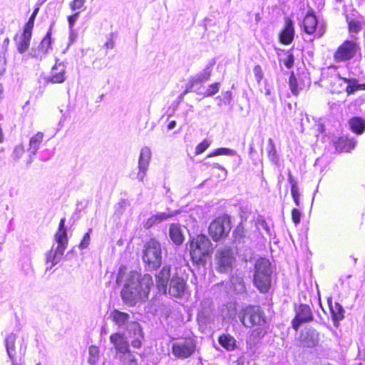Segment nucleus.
Instances as JSON below:
<instances>
[{
	"instance_id": "nucleus-1",
	"label": "nucleus",
	"mask_w": 365,
	"mask_h": 365,
	"mask_svg": "<svg viewBox=\"0 0 365 365\" xmlns=\"http://www.w3.org/2000/svg\"><path fill=\"white\" fill-rule=\"evenodd\" d=\"M125 283L121 291V297L123 302L129 305L134 306L138 302L148 299L150 288L153 286V277L149 274L140 276L137 272H130L125 274L123 268H120L116 278L117 284Z\"/></svg>"
},
{
	"instance_id": "nucleus-2",
	"label": "nucleus",
	"mask_w": 365,
	"mask_h": 365,
	"mask_svg": "<svg viewBox=\"0 0 365 365\" xmlns=\"http://www.w3.org/2000/svg\"><path fill=\"white\" fill-rule=\"evenodd\" d=\"M66 219L62 218L60 221L58 231L55 235V241L57 243L56 247L54 246L46 253V264L47 269H51L61 260L64 252L67 247L68 238L67 232L65 227Z\"/></svg>"
},
{
	"instance_id": "nucleus-3",
	"label": "nucleus",
	"mask_w": 365,
	"mask_h": 365,
	"mask_svg": "<svg viewBox=\"0 0 365 365\" xmlns=\"http://www.w3.org/2000/svg\"><path fill=\"white\" fill-rule=\"evenodd\" d=\"M254 275V284L262 292L266 293L271 286V264L265 258L259 259L255 264Z\"/></svg>"
},
{
	"instance_id": "nucleus-4",
	"label": "nucleus",
	"mask_w": 365,
	"mask_h": 365,
	"mask_svg": "<svg viewBox=\"0 0 365 365\" xmlns=\"http://www.w3.org/2000/svg\"><path fill=\"white\" fill-rule=\"evenodd\" d=\"M211 242L204 235L193 237L190 242V253L192 260L195 263H201L211 251Z\"/></svg>"
},
{
	"instance_id": "nucleus-5",
	"label": "nucleus",
	"mask_w": 365,
	"mask_h": 365,
	"mask_svg": "<svg viewBox=\"0 0 365 365\" xmlns=\"http://www.w3.org/2000/svg\"><path fill=\"white\" fill-rule=\"evenodd\" d=\"M301 28L303 31L313 36V38H319L326 33V25L323 21L317 19L313 10H309L302 23Z\"/></svg>"
},
{
	"instance_id": "nucleus-6",
	"label": "nucleus",
	"mask_w": 365,
	"mask_h": 365,
	"mask_svg": "<svg viewBox=\"0 0 365 365\" xmlns=\"http://www.w3.org/2000/svg\"><path fill=\"white\" fill-rule=\"evenodd\" d=\"M143 260L150 269H155L160 267L162 261L161 246L158 241L150 239L145 245Z\"/></svg>"
},
{
	"instance_id": "nucleus-7",
	"label": "nucleus",
	"mask_w": 365,
	"mask_h": 365,
	"mask_svg": "<svg viewBox=\"0 0 365 365\" xmlns=\"http://www.w3.org/2000/svg\"><path fill=\"white\" fill-rule=\"evenodd\" d=\"M239 318L242 324L247 327L265 325L264 313L259 307L248 306L240 313Z\"/></svg>"
},
{
	"instance_id": "nucleus-8",
	"label": "nucleus",
	"mask_w": 365,
	"mask_h": 365,
	"mask_svg": "<svg viewBox=\"0 0 365 365\" xmlns=\"http://www.w3.org/2000/svg\"><path fill=\"white\" fill-rule=\"evenodd\" d=\"M195 347L196 344L192 339H180L173 342L172 354L178 359H187L194 354Z\"/></svg>"
},
{
	"instance_id": "nucleus-9",
	"label": "nucleus",
	"mask_w": 365,
	"mask_h": 365,
	"mask_svg": "<svg viewBox=\"0 0 365 365\" xmlns=\"http://www.w3.org/2000/svg\"><path fill=\"white\" fill-rule=\"evenodd\" d=\"M230 221L227 217L215 219L209 227V233L214 241L225 237L230 231Z\"/></svg>"
},
{
	"instance_id": "nucleus-10",
	"label": "nucleus",
	"mask_w": 365,
	"mask_h": 365,
	"mask_svg": "<svg viewBox=\"0 0 365 365\" xmlns=\"http://www.w3.org/2000/svg\"><path fill=\"white\" fill-rule=\"evenodd\" d=\"M358 45L354 41H345L334 52L333 58L336 63H342L354 58L357 52Z\"/></svg>"
},
{
	"instance_id": "nucleus-11",
	"label": "nucleus",
	"mask_w": 365,
	"mask_h": 365,
	"mask_svg": "<svg viewBox=\"0 0 365 365\" xmlns=\"http://www.w3.org/2000/svg\"><path fill=\"white\" fill-rule=\"evenodd\" d=\"M217 269L220 272H227L232 267L234 261L232 250L230 247L218 249L215 255Z\"/></svg>"
},
{
	"instance_id": "nucleus-12",
	"label": "nucleus",
	"mask_w": 365,
	"mask_h": 365,
	"mask_svg": "<svg viewBox=\"0 0 365 365\" xmlns=\"http://www.w3.org/2000/svg\"><path fill=\"white\" fill-rule=\"evenodd\" d=\"M151 156L152 153L149 147L144 146L141 148L138 162V171L136 175V179L139 182H143L147 175Z\"/></svg>"
},
{
	"instance_id": "nucleus-13",
	"label": "nucleus",
	"mask_w": 365,
	"mask_h": 365,
	"mask_svg": "<svg viewBox=\"0 0 365 365\" xmlns=\"http://www.w3.org/2000/svg\"><path fill=\"white\" fill-rule=\"evenodd\" d=\"M66 65L63 63H58L52 67L48 76H41L39 77V82L42 80L45 84L48 83H62L66 79Z\"/></svg>"
},
{
	"instance_id": "nucleus-14",
	"label": "nucleus",
	"mask_w": 365,
	"mask_h": 365,
	"mask_svg": "<svg viewBox=\"0 0 365 365\" xmlns=\"http://www.w3.org/2000/svg\"><path fill=\"white\" fill-rule=\"evenodd\" d=\"M215 63V61H210L201 73L190 79L188 83L187 84L185 94L188 92H197V86L207 81L210 78L212 69Z\"/></svg>"
},
{
	"instance_id": "nucleus-15",
	"label": "nucleus",
	"mask_w": 365,
	"mask_h": 365,
	"mask_svg": "<svg viewBox=\"0 0 365 365\" xmlns=\"http://www.w3.org/2000/svg\"><path fill=\"white\" fill-rule=\"evenodd\" d=\"M51 43V31L50 29L40 44L37 47L31 48L29 53V56L38 60H42L52 50Z\"/></svg>"
},
{
	"instance_id": "nucleus-16",
	"label": "nucleus",
	"mask_w": 365,
	"mask_h": 365,
	"mask_svg": "<svg viewBox=\"0 0 365 365\" xmlns=\"http://www.w3.org/2000/svg\"><path fill=\"white\" fill-rule=\"evenodd\" d=\"M312 319L313 316L310 307L306 304H301L292 321V327L297 331L302 323L309 322Z\"/></svg>"
},
{
	"instance_id": "nucleus-17",
	"label": "nucleus",
	"mask_w": 365,
	"mask_h": 365,
	"mask_svg": "<svg viewBox=\"0 0 365 365\" xmlns=\"http://www.w3.org/2000/svg\"><path fill=\"white\" fill-rule=\"evenodd\" d=\"M186 284L185 280L178 276L173 277L170 282L169 294L174 297H181L185 291Z\"/></svg>"
},
{
	"instance_id": "nucleus-18",
	"label": "nucleus",
	"mask_w": 365,
	"mask_h": 365,
	"mask_svg": "<svg viewBox=\"0 0 365 365\" xmlns=\"http://www.w3.org/2000/svg\"><path fill=\"white\" fill-rule=\"evenodd\" d=\"M155 277L157 287L159 292L166 294L168 282L170 277V267L164 266Z\"/></svg>"
},
{
	"instance_id": "nucleus-19",
	"label": "nucleus",
	"mask_w": 365,
	"mask_h": 365,
	"mask_svg": "<svg viewBox=\"0 0 365 365\" xmlns=\"http://www.w3.org/2000/svg\"><path fill=\"white\" fill-rule=\"evenodd\" d=\"M110 318L119 328L128 329L130 331V325L133 322H130V317L128 314L114 309L110 313Z\"/></svg>"
},
{
	"instance_id": "nucleus-20",
	"label": "nucleus",
	"mask_w": 365,
	"mask_h": 365,
	"mask_svg": "<svg viewBox=\"0 0 365 365\" xmlns=\"http://www.w3.org/2000/svg\"><path fill=\"white\" fill-rule=\"evenodd\" d=\"M301 341L304 346L313 347L319 341V334L314 329H308L301 334Z\"/></svg>"
},
{
	"instance_id": "nucleus-21",
	"label": "nucleus",
	"mask_w": 365,
	"mask_h": 365,
	"mask_svg": "<svg viewBox=\"0 0 365 365\" xmlns=\"http://www.w3.org/2000/svg\"><path fill=\"white\" fill-rule=\"evenodd\" d=\"M110 341L113 344L115 349L122 354H125L129 351V345L123 334L115 333L110 336Z\"/></svg>"
},
{
	"instance_id": "nucleus-22",
	"label": "nucleus",
	"mask_w": 365,
	"mask_h": 365,
	"mask_svg": "<svg viewBox=\"0 0 365 365\" xmlns=\"http://www.w3.org/2000/svg\"><path fill=\"white\" fill-rule=\"evenodd\" d=\"M294 29L292 21L287 19L285 26L279 34L280 42L283 44H289L294 38Z\"/></svg>"
},
{
	"instance_id": "nucleus-23",
	"label": "nucleus",
	"mask_w": 365,
	"mask_h": 365,
	"mask_svg": "<svg viewBox=\"0 0 365 365\" xmlns=\"http://www.w3.org/2000/svg\"><path fill=\"white\" fill-rule=\"evenodd\" d=\"M335 148L339 151L349 152L356 146V142L353 138L342 136L334 140Z\"/></svg>"
},
{
	"instance_id": "nucleus-24",
	"label": "nucleus",
	"mask_w": 365,
	"mask_h": 365,
	"mask_svg": "<svg viewBox=\"0 0 365 365\" xmlns=\"http://www.w3.org/2000/svg\"><path fill=\"white\" fill-rule=\"evenodd\" d=\"M31 36L32 32L24 30L20 36L16 38L17 50L20 53H24L28 50Z\"/></svg>"
},
{
	"instance_id": "nucleus-25",
	"label": "nucleus",
	"mask_w": 365,
	"mask_h": 365,
	"mask_svg": "<svg viewBox=\"0 0 365 365\" xmlns=\"http://www.w3.org/2000/svg\"><path fill=\"white\" fill-rule=\"evenodd\" d=\"M16 339V336L14 333H10L6 336L5 339V346L6 349L7 354L9 359L12 361L13 365H16V359H15V353H16V346L15 342Z\"/></svg>"
},
{
	"instance_id": "nucleus-26",
	"label": "nucleus",
	"mask_w": 365,
	"mask_h": 365,
	"mask_svg": "<svg viewBox=\"0 0 365 365\" xmlns=\"http://www.w3.org/2000/svg\"><path fill=\"white\" fill-rule=\"evenodd\" d=\"M348 78H342L336 74L330 80L331 91L334 93H340L346 91V81Z\"/></svg>"
},
{
	"instance_id": "nucleus-27",
	"label": "nucleus",
	"mask_w": 365,
	"mask_h": 365,
	"mask_svg": "<svg viewBox=\"0 0 365 365\" xmlns=\"http://www.w3.org/2000/svg\"><path fill=\"white\" fill-rule=\"evenodd\" d=\"M130 334L133 332L135 339L132 341L131 344L134 348H139L142 344L143 334L140 324L137 322H133L130 325Z\"/></svg>"
},
{
	"instance_id": "nucleus-28",
	"label": "nucleus",
	"mask_w": 365,
	"mask_h": 365,
	"mask_svg": "<svg viewBox=\"0 0 365 365\" xmlns=\"http://www.w3.org/2000/svg\"><path fill=\"white\" fill-rule=\"evenodd\" d=\"M310 81L308 79L307 82H301L298 81L296 76L292 73L289 80V88L293 95L297 96L299 91L304 89L306 86H309Z\"/></svg>"
},
{
	"instance_id": "nucleus-29",
	"label": "nucleus",
	"mask_w": 365,
	"mask_h": 365,
	"mask_svg": "<svg viewBox=\"0 0 365 365\" xmlns=\"http://www.w3.org/2000/svg\"><path fill=\"white\" fill-rule=\"evenodd\" d=\"M43 133L41 132L36 133L30 138L28 152L31 155H36L43 141Z\"/></svg>"
},
{
	"instance_id": "nucleus-30",
	"label": "nucleus",
	"mask_w": 365,
	"mask_h": 365,
	"mask_svg": "<svg viewBox=\"0 0 365 365\" xmlns=\"http://www.w3.org/2000/svg\"><path fill=\"white\" fill-rule=\"evenodd\" d=\"M173 215V214H169L166 212L157 213L155 215H152L147 220V221L144 224V227L146 229L150 228L153 225L159 224L161 222L166 220Z\"/></svg>"
},
{
	"instance_id": "nucleus-31",
	"label": "nucleus",
	"mask_w": 365,
	"mask_h": 365,
	"mask_svg": "<svg viewBox=\"0 0 365 365\" xmlns=\"http://www.w3.org/2000/svg\"><path fill=\"white\" fill-rule=\"evenodd\" d=\"M219 344L227 351H231L236 348L235 339L229 334H224L218 339Z\"/></svg>"
},
{
	"instance_id": "nucleus-32",
	"label": "nucleus",
	"mask_w": 365,
	"mask_h": 365,
	"mask_svg": "<svg viewBox=\"0 0 365 365\" xmlns=\"http://www.w3.org/2000/svg\"><path fill=\"white\" fill-rule=\"evenodd\" d=\"M349 125L351 130L360 135L365 130V120L359 117H354L349 120Z\"/></svg>"
},
{
	"instance_id": "nucleus-33",
	"label": "nucleus",
	"mask_w": 365,
	"mask_h": 365,
	"mask_svg": "<svg viewBox=\"0 0 365 365\" xmlns=\"http://www.w3.org/2000/svg\"><path fill=\"white\" fill-rule=\"evenodd\" d=\"M170 237L176 245H181L184 241L182 229L178 225L173 224L170 227Z\"/></svg>"
},
{
	"instance_id": "nucleus-34",
	"label": "nucleus",
	"mask_w": 365,
	"mask_h": 365,
	"mask_svg": "<svg viewBox=\"0 0 365 365\" xmlns=\"http://www.w3.org/2000/svg\"><path fill=\"white\" fill-rule=\"evenodd\" d=\"M218 155H228L235 156L237 155V152L232 149L227 148H220L213 150L212 153L207 155V158H212Z\"/></svg>"
},
{
	"instance_id": "nucleus-35",
	"label": "nucleus",
	"mask_w": 365,
	"mask_h": 365,
	"mask_svg": "<svg viewBox=\"0 0 365 365\" xmlns=\"http://www.w3.org/2000/svg\"><path fill=\"white\" fill-rule=\"evenodd\" d=\"M359 91L358 80L355 78H348L346 81V92L348 96Z\"/></svg>"
},
{
	"instance_id": "nucleus-36",
	"label": "nucleus",
	"mask_w": 365,
	"mask_h": 365,
	"mask_svg": "<svg viewBox=\"0 0 365 365\" xmlns=\"http://www.w3.org/2000/svg\"><path fill=\"white\" fill-rule=\"evenodd\" d=\"M231 283L233 286V289L236 293H242L245 291V283L241 277H232L231 278Z\"/></svg>"
},
{
	"instance_id": "nucleus-37",
	"label": "nucleus",
	"mask_w": 365,
	"mask_h": 365,
	"mask_svg": "<svg viewBox=\"0 0 365 365\" xmlns=\"http://www.w3.org/2000/svg\"><path fill=\"white\" fill-rule=\"evenodd\" d=\"M88 363L90 365H96L99 359V349L96 346H91L88 349Z\"/></svg>"
},
{
	"instance_id": "nucleus-38",
	"label": "nucleus",
	"mask_w": 365,
	"mask_h": 365,
	"mask_svg": "<svg viewBox=\"0 0 365 365\" xmlns=\"http://www.w3.org/2000/svg\"><path fill=\"white\" fill-rule=\"evenodd\" d=\"M269 149L268 150V158L271 162L273 163H277L278 162V155L274 145L272 139H269Z\"/></svg>"
},
{
	"instance_id": "nucleus-39",
	"label": "nucleus",
	"mask_w": 365,
	"mask_h": 365,
	"mask_svg": "<svg viewBox=\"0 0 365 365\" xmlns=\"http://www.w3.org/2000/svg\"><path fill=\"white\" fill-rule=\"evenodd\" d=\"M220 90V83H215L210 84L206 89L205 92L203 93L204 97H210L218 93Z\"/></svg>"
},
{
	"instance_id": "nucleus-40",
	"label": "nucleus",
	"mask_w": 365,
	"mask_h": 365,
	"mask_svg": "<svg viewBox=\"0 0 365 365\" xmlns=\"http://www.w3.org/2000/svg\"><path fill=\"white\" fill-rule=\"evenodd\" d=\"M257 328L254 329L252 331V336L255 339H262L267 333L265 325L262 326H256Z\"/></svg>"
},
{
	"instance_id": "nucleus-41",
	"label": "nucleus",
	"mask_w": 365,
	"mask_h": 365,
	"mask_svg": "<svg viewBox=\"0 0 365 365\" xmlns=\"http://www.w3.org/2000/svg\"><path fill=\"white\" fill-rule=\"evenodd\" d=\"M38 12V9L37 8L34 11V12L31 15L29 21H27V23L26 24V25L24 26V30L32 32L34 25V21H35V19H36V16Z\"/></svg>"
},
{
	"instance_id": "nucleus-42",
	"label": "nucleus",
	"mask_w": 365,
	"mask_h": 365,
	"mask_svg": "<svg viewBox=\"0 0 365 365\" xmlns=\"http://www.w3.org/2000/svg\"><path fill=\"white\" fill-rule=\"evenodd\" d=\"M86 4V0H73L69 4V7L73 11H80Z\"/></svg>"
},
{
	"instance_id": "nucleus-43",
	"label": "nucleus",
	"mask_w": 365,
	"mask_h": 365,
	"mask_svg": "<svg viewBox=\"0 0 365 365\" xmlns=\"http://www.w3.org/2000/svg\"><path fill=\"white\" fill-rule=\"evenodd\" d=\"M92 232V229H89L88 230V232L84 235L80 245H79V248L83 250V249H86L88 247L89 244H90V240H91V233Z\"/></svg>"
},
{
	"instance_id": "nucleus-44",
	"label": "nucleus",
	"mask_w": 365,
	"mask_h": 365,
	"mask_svg": "<svg viewBox=\"0 0 365 365\" xmlns=\"http://www.w3.org/2000/svg\"><path fill=\"white\" fill-rule=\"evenodd\" d=\"M361 26L359 21L351 20L349 21V29L350 33L357 34L360 31Z\"/></svg>"
},
{
	"instance_id": "nucleus-45",
	"label": "nucleus",
	"mask_w": 365,
	"mask_h": 365,
	"mask_svg": "<svg viewBox=\"0 0 365 365\" xmlns=\"http://www.w3.org/2000/svg\"><path fill=\"white\" fill-rule=\"evenodd\" d=\"M210 146V143L207 140H204L198 144L195 148L196 155H199L205 152Z\"/></svg>"
},
{
	"instance_id": "nucleus-46",
	"label": "nucleus",
	"mask_w": 365,
	"mask_h": 365,
	"mask_svg": "<svg viewBox=\"0 0 365 365\" xmlns=\"http://www.w3.org/2000/svg\"><path fill=\"white\" fill-rule=\"evenodd\" d=\"M24 153V148L23 145H18L15 147L13 151V158L14 159H19Z\"/></svg>"
},
{
	"instance_id": "nucleus-47",
	"label": "nucleus",
	"mask_w": 365,
	"mask_h": 365,
	"mask_svg": "<svg viewBox=\"0 0 365 365\" xmlns=\"http://www.w3.org/2000/svg\"><path fill=\"white\" fill-rule=\"evenodd\" d=\"M291 195L292 197L296 204V205H299V192L297 186H292L291 187Z\"/></svg>"
},
{
	"instance_id": "nucleus-48",
	"label": "nucleus",
	"mask_w": 365,
	"mask_h": 365,
	"mask_svg": "<svg viewBox=\"0 0 365 365\" xmlns=\"http://www.w3.org/2000/svg\"><path fill=\"white\" fill-rule=\"evenodd\" d=\"M335 308L338 310L337 312L334 309L333 307L331 308L333 316L335 319H341L343 317V309L342 307L338 304H336Z\"/></svg>"
},
{
	"instance_id": "nucleus-49",
	"label": "nucleus",
	"mask_w": 365,
	"mask_h": 365,
	"mask_svg": "<svg viewBox=\"0 0 365 365\" xmlns=\"http://www.w3.org/2000/svg\"><path fill=\"white\" fill-rule=\"evenodd\" d=\"M79 11L76 12L73 15L68 17V27L69 29H73L74 25L79 16Z\"/></svg>"
},
{
	"instance_id": "nucleus-50",
	"label": "nucleus",
	"mask_w": 365,
	"mask_h": 365,
	"mask_svg": "<svg viewBox=\"0 0 365 365\" xmlns=\"http://www.w3.org/2000/svg\"><path fill=\"white\" fill-rule=\"evenodd\" d=\"M292 219L295 225H298L301 220V213L299 210L294 208L292 211Z\"/></svg>"
},
{
	"instance_id": "nucleus-51",
	"label": "nucleus",
	"mask_w": 365,
	"mask_h": 365,
	"mask_svg": "<svg viewBox=\"0 0 365 365\" xmlns=\"http://www.w3.org/2000/svg\"><path fill=\"white\" fill-rule=\"evenodd\" d=\"M284 65L287 68H291L294 65V56L292 53H289L287 58L284 60Z\"/></svg>"
},
{
	"instance_id": "nucleus-52",
	"label": "nucleus",
	"mask_w": 365,
	"mask_h": 365,
	"mask_svg": "<svg viewBox=\"0 0 365 365\" xmlns=\"http://www.w3.org/2000/svg\"><path fill=\"white\" fill-rule=\"evenodd\" d=\"M115 41L113 40V34H110L107 37V41L105 43V47L108 49H112L114 48Z\"/></svg>"
},
{
	"instance_id": "nucleus-53",
	"label": "nucleus",
	"mask_w": 365,
	"mask_h": 365,
	"mask_svg": "<svg viewBox=\"0 0 365 365\" xmlns=\"http://www.w3.org/2000/svg\"><path fill=\"white\" fill-rule=\"evenodd\" d=\"M254 73H255L257 81L258 82H259L262 79V76H263L262 72V68L259 66H256L254 68Z\"/></svg>"
},
{
	"instance_id": "nucleus-54",
	"label": "nucleus",
	"mask_w": 365,
	"mask_h": 365,
	"mask_svg": "<svg viewBox=\"0 0 365 365\" xmlns=\"http://www.w3.org/2000/svg\"><path fill=\"white\" fill-rule=\"evenodd\" d=\"M77 38V34L74 31V29H69V36H68V41L69 44L73 43Z\"/></svg>"
},
{
	"instance_id": "nucleus-55",
	"label": "nucleus",
	"mask_w": 365,
	"mask_h": 365,
	"mask_svg": "<svg viewBox=\"0 0 365 365\" xmlns=\"http://www.w3.org/2000/svg\"><path fill=\"white\" fill-rule=\"evenodd\" d=\"M262 227L264 228V230L266 231V233L271 236L272 235V230L271 229L268 227V225H267V223L263 221L262 223Z\"/></svg>"
},
{
	"instance_id": "nucleus-56",
	"label": "nucleus",
	"mask_w": 365,
	"mask_h": 365,
	"mask_svg": "<svg viewBox=\"0 0 365 365\" xmlns=\"http://www.w3.org/2000/svg\"><path fill=\"white\" fill-rule=\"evenodd\" d=\"M288 180H289V182L291 185V187L293 186V185L297 186V182L294 180V178L292 177L290 171H289Z\"/></svg>"
},
{
	"instance_id": "nucleus-57",
	"label": "nucleus",
	"mask_w": 365,
	"mask_h": 365,
	"mask_svg": "<svg viewBox=\"0 0 365 365\" xmlns=\"http://www.w3.org/2000/svg\"><path fill=\"white\" fill-rule=\"evenodd\" d=\"M264 94L267 96H270L272 94L271 88L268 85H266L264 87Z\"/></svg>"
},
{
	"instance_id": "nucleus-58",
	"label": "nucleus",
	"mask_w": 365,
	"mask_h": 365,
	"mask_svg": "<svg viewBox=\"0 0 365 365\" xmlns=\"http://www.w3.org/2000/svg\"><path fill=\"white\" fill-rule=\"evenodd\" d=\"M176 126V122L175 120L170 121L168 125V129L172 130Z\"/></svg>"
},
{
	"instance_id": "nucleus-59",
	"label": "nucleus",
	"mask_w": 365,
	"mask_h": 365,
	"mask_svg": "<svg viewBox=\"0 0 365 365\" xmlns=\"http://www.w3.org/2000/svg\"><path fill=\"white\" fill-rule=\"evenodd\" d=\"M4 97V88L1 83H0V102L3 99Z\"/></svg>"
},
{
	"instance_id": "nucleus-60",
	"label": "nucleus",
	"mask_w": 365,
	"mask_h": 365,
	"mask_svg": "<svg viewBox=\"0 0 365 365\" xmlns=\"http://www.w3.org/2000/svg\"><path fill=\"white\" fill-rule=\"evenodd\" d=\"M357 102H359V103L362 104L365 102V96H360L357 100H356Z\"/></svg>"
},
{
	"instance_id": "nucleus-61",
	"label": "nucleus",
	"mask_w": 365,
	"mask_h": 365,
	"mask_svg": "<svg viewBox=\"0 0 365 365\" xmlns=\"http://www.w3.org/2000/svg\"><path fill=\"white\" fill-rule=\"evenodd\" d=\"M359 91L365 90V83H359Z\"/></svg>"
},
{
	"instance_id": "nucleus-62",
	"label": "nucleus",
	"mask_w": 365,
	"mask_h": 365,
	"mask_svg": "<svg viewBox=\"0 0 365 365\" xmlns=\"http://www.w3.org/2000/svg\"><path fill=\"white\" fill-rule=\"evenodd\" d=\"M3 139H4L3 132H2L1 127L0 126V143H1L3 141Z\"/></svg>"
},
{
	"instance_id": "nucleus-63",
	"label": "nucleus",
	"mask_w": 365,
	"mask_h": 365,
	"mask_svg": "<svg viewBox=\"0 0 365 365\" xmlns=\"http://www.w3.org/2000/svg\"><path fill=\"white\" fill-rule=\"evenodd\" d=\"M9 40L8 38H6L4 39V41L3 42V45L6 46H7L9 44Z\"/></svg>"
},
{
	"instance_id": "nucleus-64",
	"label": "nucleus",
	"mask_w": 365,
	"mask_h": 365,
	"mask_svg": "<svg viewBox=\"0 0 365 365\" xmlns=\"http://www.w3.org/2000/svg\"><path fill=\"white\" fill-rule=\"evenodd\" d=\"M336 4H341L345 0H334Z\"/></svg>"
}]
</instances>
